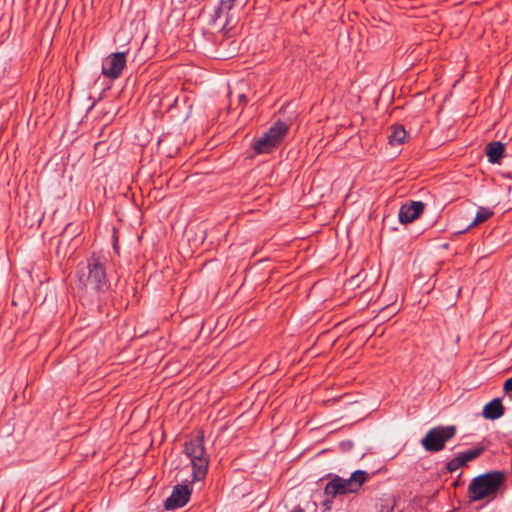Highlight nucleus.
I'll use <instances>...</instances> for the list:
<instances>
[{"label": "nucleus", "instance_id": "f257e3e1", "mask_svg": "<svg viewBox=\"0 0 512 512\" xmlns=\"http://www.w3.org/2000/svg\"><path fill=\"white\" fill-rule=\"evenodd\" d=\"M505 478L503 471H491L475 477L468 487L470 501L493 500L503 486Z\"/></svg>", "mask_w": 512, "mask_h": 512}, {"label": "nucleus", "instance_id": "f03ea898", "mask_svg": "<svg viewBox=\"0 0 512 512\" xmlns=\"http://www.w3.org/2000/svg\"><path fill=\"white\" fill-rule=\"evenodd\" d=\"M105 259L93 255L87 267L78 272V286L88 292L105 291L109 282L106 276Z\"/></svg>", "mask_w": 512, "mask_h": 512}, {"label": "nucleus", "instance_id": "7ed1b4c3", "mask_svg": "<svg viewBox=\"0 0 512 512\" xmlns=\"http://www.w3.org/2000/svg\"><path fill=\"white\" fill-rule=\"evenodd\" d=\"M184 452L190 458L193 467L191 482L203 480L209 466V458L203 444V435H198L187 442Z\"/></svg>", "mask_w": 512, "mask_h": 512}, {"label": "nucleus", "instance_id": "20e7f679", "mask_svg": "<svg viewBox=\"0 0 512 512\" xmlns=\"http://www.w3.org/2000/svg\"><path fill=\"white\" fill-rule=\"evenodd\" d=\"M366 480V472L362 470L352 473L349 479L334 477L325 486L324 493L330 497L357 492Z\"/></svg>", "mask_w": 512, "mask_h": 512}, {"label": "nucleus", "instance_id": "39448f33", "mask_svg": "<svg viewBox=\"0 0 512 512\" xmlns=\"http://www.w3.org/2000/svg\"><path fill=\"white\" fill-rule=\"evenodd\" d=\"M289 130V126L282 121H277L256 140L253 149L257 154H265L277 148Z\"/></svg>", "mask_w": 512, "mask_h": 512}, {"label": "nucleus", "instance_id": "423d86ee", "mask_svg": "<svg viewBox=\"0 0 512 512\" xmlns=\"http://www.w3.org/2000/svg\"><path fill=\"white\" fill-rule=\"evenodd\" d=\"M455 433V426H438L427 432L421 444L428 452H438L445 447L448 440L454 437Z\"/></svg>", "mask_w": 512, "mask_h": 512}, {"label": "nucleus", "instance_id": "0eeeda50", "mask_svg": "<svg viewBox=\"0 0 512 512\" xmlns=\"http://www.w3.org/2000/svg\"><path fill=\"white\" fill-rule=\"evenodd\" d=\"M125 66V52L111 53L103 61L102 74L107 78L116 79L120 76Z\"/></svg>", "mask_w": 512, "mask_h": 512}, {"label": "nucleus", "instance_id": "6e6552de", "mask_svg": "<svg viewBox=\"0 0 512 512\" xmlns=\"http://www.w3.org/2000/svg\"><path fill=\"white\" fill-rule=\"evenodd\" d=\"M191 495V490L188 489L187 485H176L170 497L165 501L164 507L166 510H175L184 506Z\"/></svg>", "mask_w": 512, "mask_h": 512}, {"label": "nucleus", "instance_id": "1a4fd4ad", "mask_svg": "<svg viewBox=\"0 0 512 512\" xmlns=\"http://www.w3.org/2000/svg\"><path fill=\"white\" fill-rule=\"evenodd\" d=\"M423 210L424 204L420 201L404 204L399 210V220L403 224L411 223L421 215Z\"/></svg>", "mask_w": 512, "mask_h": 512}, {"label": "nucleus", "instance_id": "9d476101", "mask_svg": "<svg viewBox=\"0 0 512 512\" xmlns=\"http://www.w3.org/2000/svg\"><path fill=\"white\" fill-rule=\"evenodd\" d=\"M484 451V447H476L466 452L459 454L457 457L453 458L447 463V470L449 472H455L462 466H464L467 462L476 459L480 456Z\"/></svg>", "mask_w": 512, "mask_h": 512}, {"label": "nucleus", "instance_id": "9b49d317", "mask_svg": "<svg viewBox=\"0 0 512 512\" xmlns=\"http://www.w3.org/2000/svg\"><path fill=\"white\" fill-rule=\"evenodd\" d=\"M77 230L72 226V224H68L59 240V244L57 247V254L65 257L69 253V244L72 236L77 235Z\"/></svg>", "mask_w": 512, "mask_h": 512}, {"label": "nucleus", "instance_id": "f8f14e48", "mask_svg": "<svg viewBox=\"0 0 512 512\" xmlns=\"http://www.w3.org/2000/svg\"><path fill=\"white\" fill-rule=\"evenodd\" d=\"M504 414V407L500 399L496 398L485 405L483 409V416L486 419L495 420Z\"/></svg>", "mask_w": 512, "mask_h": 512}, {"label": "nucleus", "instance_id": "ddd939ff", "mask_svg": "<svg viewBox=\"0 0 512 512\" xmlns=\"http://www.w3.org/2000/svg\"><path fill=\"white\" fill-rule=\"evenodd\" d=\"M486 155L491 163H498L505 151V146L499 141L490 142L486 145Z\"/></svg>", "mask_w": 512, "mask_h": 512}, {"label": "nucleus", "instance_id": "4468645a", "mask_svg": "<svg viewBox=\"0 0 512 512\" xmlns=\"http://www.w3.org/2000/svg\"><path fill=\"white\" fill-rule=\"evenodd\" d=\"M408 134L402 125H394L391 127L389 135L390 145H401L407 140Z\"/></svg>", "mask_w": 512, "mask_h": 512}, {"label": "nucleus", "instance_id": "2eb2a0df", "mask_svg": "<svg viewBox=\"0 0 512 512\" xmlns=\"http://www.w3.org/2000/svg\"><path fill=\"white\" fill-rule=\"evenodd\" d=\"M234 0H227L222 1L219 8L216 11V19L215 21L218 22L219 25H221L223 28H226L230 25V22L226 20L225 22L222 21V18L227 16L228 12L233 7Z\"/></svg>", "mask_w": 512, "mask_h": 512}, {"label": "nucleus", "instance_id": "dca6fc26", "mask_svg": "<svg viewBox=\"0 0 512 512\" xmlns=\"http://www.w3.org/2000/svg\"><path fill=\"white\" fill-rule=\"evenodd\" d=\"M493 215V211H491L490 209L488 208H484V207H481L476 216H475V219L474 221L471 223L470 226H474V225H478V224H481L485 221H487L491 216Z\"/></svg>", "mask_w": 512, "mask_h": 512}, {"label": "nucleus", "instance_id": "f3484780", "mask_svg": "<svg viewBox=\"0 0 512 512\" xmlns=\"http://www.w3.org/2000/svg\"><path fill=\"white\" fill-rule=\"evenodd\" d=\"M504 390L506 392H512V377L505 381Z\"/></svg>", "mask_w": 512, "mask_h": 512}, {"label": "nucleus", "instance_id": "a211bd4d", "mask_svg": "<svg viewBox=\"0 0 512 512\" xmlns=\"http://www.w3.org/2000/svg\"><path fill=\"white\" fill-rule=\"evenodd\" d=\"M293 512H303V510H302V509H300V508H297V509H295Z\"/></svg>", "mask_w": 512, "mask_h": 512}, {"label": "nucleus", "instance_id": "6ab92c4d", "mask_svg": "<svg viewBox=\"0 0 512 512\" xmlns=\"http://www.w3.org/2000/svg\"><path fill=\"white\" fill-rule=\"evenodd\" d=\"M510 283L512 284V270H511V274H510Z\"/></svg>", "mask_w": 512, "mask_h": 512}, {"label": "nucleus", "instance_id": "aec40b11", "mask_svg": "<svg viewBox=\"0 0 512 512\" xmlns=\"http://www.w3.org/2000/svg\"><path fill=\"white\" fill-rule=\"evenodd\" d=\"M240 99H241V100H244V99H245V96H244V95H241V96H240Z\"/></svg>", "mask_w": 512, "mask_h": 512}]
</instances>
